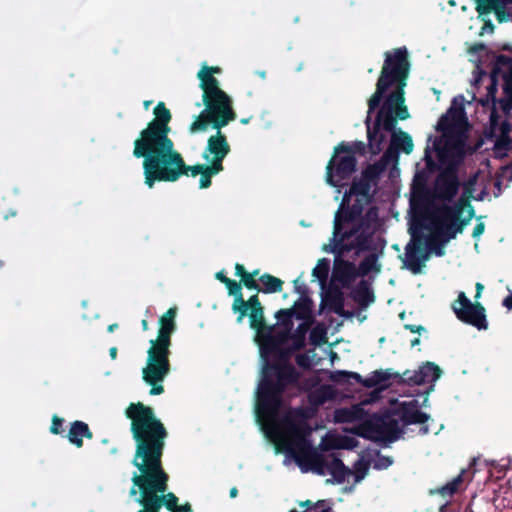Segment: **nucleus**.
<instances>
[{
  "instance_id": "nucleus-1",
  "label": "nucleus",
  "mask_w": 512,
  "mask_h": 512,
  "mask_svg": "<svg viewBox=\"0 0 512 512\" xmlns=\"http://www.w3.org/2000/svg\"><path fill=\"white\" fill-rule=\"evenodd\" d=\"M410 68L406 47L386 51L376 90L368 99V116L365 121L368 145L372 154L380 153L386 141L381 130L390 132V145L383 155L387 161L397 159L400 152L408 155L414 148L412 137L402 129H396L398 120L410 117L404 91Z\"/></svg>"
},
{
  "instance_id": "nucleus-2",
  "label": "nucleus",
  "mask_w": 512,
  "mask_h": 512,
  "mask_svg": "<svg viewBox=\"0 0 512 512\" xmlns=\"http://www.w3.org/2000/svg\"><path fill=\"white\" fill-rule=\"evenodd\" d=\"M125 415L131 421L130 431L136 445L132 464L140 471L132 477L129 495L136 496L140 492L137 502L142 508L137 512H160L159 493L168 490L169 480L162 467L168 431L153 408L142 402L130 403Z\"/></svg>"
},
{
  "instance_id": "nucleus-3",
  "label": "nucleus",
  "mask_w": 512,
  "mask_h": 512,
  "mask_svg": "<svg viewBox=\"0 0 512 512\" xmlns=\"http://www.w3.org/2000/svg\"><path fill=\"white\" fill-rule=\"evenodd\" d=\"M133 156L143 158L144 184L153 188L159 182H176L182 154L172 139L134 141Z\"/></svg>"
},
{
  "instance_id": "nucleus-4",
  "label": "nucleus",
  "mask_w": 512,
  "mask_h": 512,
  "mask_svg": "<svg viewBox=\"0 0 512 512\" xmlns=\"http://www.w3.org/2000/svg\"><path fill=\"white\" fill-rule=\"evenodd\" d=\"M176 314L177 308L171 307L160 317L158 336L150 341L146 366L142 370L143 380L151 386L150 395H160L164 392L162 382L171 370L169 356L171 335L176 330Z\"/></svg>"
},
{
  "instance_id": "nucleus-5",
  "label": "nucleus",
  "mask_w": 512,
  "mask_h": 512,
  "mask_svg": "<svg viewBox=\"0 0 512 512\" xmlns=\"http://www.w3.org/2000/svg\"><path fill=\"white\" fill-rule=\"evenodd\" d=\"M301 374L294 366L263 364L257 389V413L275 418L282 406V395L288 387L298 385Z\"/></svg>"
},
{
  "instance_id": "nucleus-6",
  "label": "nucleus",
  "mask_w": 512,
  "mask_h": 512,
  "mask_svg": "<svg viewBox=\"0 0 512 512\" xmlns=\"http://www.w3.org/2000/svg\"><path fill=\"white\" fill-rule=\"evenodd\" d=\"M290 432L295 438V442L289 452L301 468L308 466L318 475H324L327 470L339 484L343 483L346 476L352 473L336 453H331L327 457L319 453L305 438L299 426L292 424Z\"/></svg>"
},
{
  "instance_id": "nucleus-7",
  "label": "nucleus",
  "mask_w": 512,
  "mask_h": 512,
  "mask_svg": "<svg viewBox=\"0 0 512 512\" xmlns=\"http://www.w3.org/2000/svg\"><path fill=\"white\" fill-rule=\"evenodd\" d=\"M220 72L221 69L218 66L204 65L197 73L200 80L199 86L203 91L202 102L205 105L203 116H218L215 119L217 126L228 125L236 119L231 98L219 87V81L213 76Z\"/></svg>"
},
{
  "instance_id": "nucleus-8",
  "label": "nucleus",
  "mask_w": 512,
  "mask_h": 512,
  "mask_svg": "<svg viewBox=\"0 0 512 512\" xmlns=\"http://www.w3.org/2000/svg\"><path fill=\"white\" fill-rule=\"evenodd\" d=\"M354 242L349 241L343 237L335 238L332 236L331 243L323 246L325 252L333 253L335 255L334 268L332 277L335 281L339 282L343 288H349L357 277H360L357 266L343 257L353 252L351 258L355 260L362 253L366 251H359L357 247H351Z\"/></svg>"
},
{
  "instance_id": "nucleus-9",
  "label": "nucleus",
  "mask_w": 512,
  "mask_h": 512,
  "mask_svg": "<svg viewBox=\"0 0 512 512\" xmlns=\"http://www.w3.org/2000/svg\"><path fill=\"white\" fill-rule=\"evenodd\" d=\"M433 149L437 152L441 164L448 163L436 177L434 184L435 197L444 202H451L458 195L461 186L457 164L449 161L450 151L446 146H442L441 139L435 138Z\"/></svg>"
},
{
  "instance_id": "nucleus-10",
  "label": "nucleus",
  "mask_w": 512,
  "mask_h": 512,
  "mask_svg": "<svg viewBox=\"0 0 512 512\" xmlns=\"http://www.w3.org/2000/svg\"><path fill=\"white\" fill-rule=\"evenodd\" d=\"M355 433L364 439L388 444L397 441L403 430L399 420L385 412L371 415L356 427Z\"/></svg>"
},
{
  "instance_id": "nucleus-11",
  "label": "nucleus",
  "mask_w": 512,
  "mask_h": 512,
  "mask_svg": "<svg viewBox=\"0 0 512 512\" xmlns=\"http://www.w3.org/2000/svg\"><path fill=\"white\" fill-rule=\"evenodd\" d=\"M379 222V212L376 206L370 207L365 214L341 236L354 242L351 247H357L359 251H372L375 249L374 235Z\"/></svg>"
},
{
  "instance_id": "nucleus-12",
  "label": "nucleus",
  "mask_w": 512,
  "mask_h": 512,
  "mask_svg": "<svg viewBox=\"0 0 512 512\" xmlns=\"http://www.w3.org/2000/svg\"><path fill=\"white\" fill-rule=\"evenodd\" d=\"M346 142H340L333 151L331 159L326 165V182L332 187L340 186V183L347 180L356 171L357 159L350 152Z\"/></svg>"
},
{
  "instance_id": "nucleus-13",
  "label": "nucleus",
  "mask_w": 512,
  "mask_h": 512,
  "mask_svg": "<svg viewBox=\"0 0 512 512\" xmlns=\"http://www.w3.org/2000/svg\"><path fill=\"white\" fill-rule=\"evenodd\" d=\"M203 115L204 110L200 112V114L195 118L189 127L190 133L206 131L209 125L217 130L216 134L211 135L208 138L207 146L203 152V158L209 160L210 155L212 157H226L231 151L225 134L221 132V129L226 125L217 126L215 124V119H217L218 116Z\"/></svg>"
},
{
  "instance_id": "nucleus-14",
  "label": "nucleus",
  "mask_w": 512,
  "mask_h": 512,
  "mask_svg": "<svg viewBox=\"0 0 512 512\" xmlns=\"http://www.w3.org/2000/svg\"><path fill=\"white\" fill-rule=\"evenodd\" d=\"M259 345L260 355L264 364L293 366L290 362L293 352L300 349H294V345L283 347L288 341H279L277 337H273L270 330H266L262 337H256Z\"/></svg>"
},
{
  "instance_id": "nucleus-15",
  "label": "nucleus",
  "mask_w": 512,
  "mask_h": 512,
  "mask_svg": "<svg viewBox=\"0 0 512 512\" xmlns=\"http://www.w3.org/2000/svg\"><path fill=\"white\" fill-rule=\"evenodd\" d=\"M452 310L461 322L476 327L478 330L488 328L484 306L478 301L472 303L464 292L458 294L457 299L452 303Z\"/></svg>"
},
{
  "instance_id": "nucleus-16",
  "label": "nucleus",
  "mask_w": 512,
  "mask_h": 512,
  "mask_svg": "<svg viewBox=\"0 0 512 512\" xmlns=\"http://www.w3.org/2000/svg\"><path fill=\"white\" fill-rule=\"evenodd\" d=\"M153 114L155 117L140 131L139 137L135 139V141L171 139L169 137L171 131L169 123L172 119V115L165 103L159 102L154 107Z\"/></svg>"
},
{
  "instance_id": "nucleus-17",
  "label": "nucleus",
  "mask_w": 512,
  "mask_h": 512,
  "mask_svg": "<svg viewBox=\"0 0 512 512\" xmlns=\"http://www.w3.org/2000/svg\"><path fill=\"white\" fill-rule=\"evenodd\" d=\"M153 114L155 117L140 131L139 137L135 139V141L171 139L169 137L171 131L169 123L172 119V115L165 103L159 102L154 107Z\"/></svg>"
},
{
  "instance_id": "nucleus-18",
  "label": "nucleus",
  "mask_w": 512,
  "mask_h": 512,
  "mask_svg": "<svg viewBox=\"0 0 512 512\" xmlns=\"http://www.w3.org/2000/svg\"><path fill=\"white\" fill-rule=\"evenodd\" d=\"M232 311L237 314V322L241 323L248 316L250 327L256 332L263 325L264 307L260 302L258 294H254L245 300L242 296L233 300Z\"/></svg>"
},
{
  "instance_id": "nucleus-19",
  "label": "nucleus",
  "mask_w": 512,
  "mask_h": 512,
  "mask_svg": "<svg viewBox=\"0 0 512 512\" xmlns=\"http://www.w3.org/2000/svg\"><path fill=\"white\" fill-rule=\"evenodd\" d=\"M426 218L430 221L433 230H437V236H444V242L455 239L468 225L461 216L445 218L441 212L434 209L427 211Z\"/></svg>"
},
{
  "instance_id": "nucleus-20",
  "label": "nucleus",
  "mask_w": 512,
  "mask_h": 512,
  "mask_svg": "<svg viewBox=\"0 0 512 512\" xmlns=\"http://www.w3.org/2000/svg\"><path fill=\"white\" fill-rule=\"evenodd\" d=\"M367 204L362 197H356L354 202L340 203L339 209L335 213L333 225V237L340 238L347 230L346 226H352L363 214L364 205Z\"/></svg>"
},
{
  "instance_id": "nucleus-21",
  "label": "nucleus",
  "mask_w": 512,
  "mask_h": 512,
  "mask_svg": "<svg viewBox=\"0 0 512 512\" xmlns=\"http://www.w3.org/2000/svg\"><path fill=\"white\" fill-rule=\"evenodd\" d=\"M411 242L406 246V258L404 264L413 274H419L429 257V251L424 246V236L417 234L416 231L411 232Z\"/></svg>"
},
{
  "instance_id": "nucleus-22",
  "label": "nucleus",
  "mask_w": 512,
  "mask_h": 512,
  "mask_svg": "<svg viewBox=\"0 0 512 512\" xmlns=\"http://www.w3.org/2000/svg\"><path fill=\"white\" fill-rule=\"evenodd\" d=\"M274 316L277 319V323L267 325L264 321L263 325L257 331L256 337H262V334L268 329L271 331L272 336L277 337L279 341H289L290 330H293L294 326V315L289 308H286L278 310Z\"/></svg>"
},
{
  "instance_id": "nucleus-23",
  "label": "nucleus",
  "mask_w": 512,
  "mask_h": 512,
  "mask_svg": "<svg viewBox=\"0 0 512 512\" xmlns=\"http://www.w3.org/2000/svg\"><path fill=\"white\" fill-rule=\"evenodd\" d=\"M442 371L438 365L433 362H426L418 370H406L402 375L395 373V378L401 379L408 385H422L434 382L440 378Z\"/></svg>"
},
{
  "instance_id": "nucleus-24",
  "label": "nucleus",
  "mask_w": 512,
  "mask_h": 512,
  "mask_svg": "<svg viewBox=\"0 0 512 512\" xmlns=\"http://www.w3.org/2000/svg\"><path fill=\"white\" fill-rule=\"evenodd\" d=\"M476 4V11L479 16L494 13L499 23L508 22L512 19V0H473Z\"/></svg>"
},
{
  "instance_id": "nucleus-25",
  "label": "nucleus",
  "mask_w": 512,
  "mask_h": 512,
  "mask_svg": "<svg viewBox=\"0 0 512 512\" xmlns=\"http://www.w3.org/2000/svg\"><path fill=\"white\" fill-rule=\"evenodd\" d=\"M395 414L400 417V420L405 426L424 424L429 419V415L419 409L417 400L402 402L395 410Z\"/></svg>"
},
{
  "instance_id": "nucleus-26",
  "label": "nucleus",
  "mask_w": 512,
  "mask_h": 512,
  "mask_svg": "<svg viewBox=\"0 0 512 512\" xmlns=\"http://www.w3.org/2000/svg\"><path fill=\"white\" fill-rule=\"evenodd\" d=\"M471 197L472 190L466 188L464 193L453 205L443 203L441 205L435 206L433 209L437 210V212H441L445 218H454L456 216H461L465 208H468L471 205Z\"/></svg>"
},
{
  "instance_id": "nucleus-27",
  "label": "nucleus",
  "mask_w": 512,
  "mask_h": 512,
  "mask_svg": "<svg viewBox=\"0 0 512 512\" xmlns=\"http://www.w3.org/2000/svg\"><path fill=\"white\" fill-rule=\"evenodd\" d=\"M494 66L503 79V93H512V57L504 54L496 55Z\"/></svg>"
},
{
  "instance_id": "nucleus-28",
  "label": "nucleus",
  "mask_w": 512,
  "mask_h": 512,
  "mask_svg": "<svg viewBox=\"0 0 512 512\" xmlns=\"http://www.w3.org/2000/svg\"><path fill=\"white\" fill-rule=\"evenodd\" d=\"M371 188L372 186L364 181V179L355 177L349 189L343 194V204L349 203L353 196L362 197L366 203L372 202Z\"/></svg>"
},
{
  "instance_id": "nucleus-29",
  "label": "nucleus",
  "mask_w": 512,
  "mask_h": 512,
  "mask_svg": "<svg viewBox=\"0 0 512 512\" xmlns=\"http://www.w3.org/2000/svg\"><path fill=\"white\" fill-rule=\"evenodd\" d=\"M67 438L72 445L77 448H82L84 444L83 439L86 438L91 440L93 438V433L87 423L81 420H75L70 423Z\"/></svg>"
},
{
  "instance_id": "nucleus-30",
  "label": "nucleus",
  "mask_w": 512,
  "mask_h": 512,
  "mask_svg": "<svg viewBox=\"0 0 512 512\" xmlns=\"http://www.w3.org/2000/svg\"><path fill=\"white\" fill-rule=\"evenodd\" d=\"M324 302L331 311L339 316L345 318H351L353 316V312L344 309V295L339 288L331 289L327 293Z\"/></svg>"
},
{
  "instance_id": "nucleus-31",
  "label": "nucleus",
  "mask_w": 512,
  "mask_h": 512,
  "mask_svg": "<svg viewBox=\"0 0 512 512\" xmlns=\"http://www.w3.org/2000/svg\"><path fill=\"white\" fill-rule=\"evenodd\" d=\"M351 298L363 309L375 301V295L366 280H361L351 291Z\"/></svg>"
},
{
  "instance_id": "nucleus-32",
  "label": "nucleus",
  "mask_w": 512,
  "mask_h": 512,
  "mask_svg": "<svg viewBox=\"0 0 512 512\" xmlns=\"http://www.w3.org/2000/svg\"><path fill=\"white\" fill-rule=\"evenodd\" d=\"M312 308V299L308 295H302L289 309L297 320H302L303 322L311 321V323H314Z\"/></svg>"
},
{
  "instance_id": "nucleus-33",
  "label": "nucleus",
  "mask_w": 512,
  "mask_h": 512,
  "mask_svg": "<svg viewBox=\"0 0 512 512\" xmlns=\"http://www.w3.org/2000/svg\"><path fill=\"white\" fill-rule=\"evenodd\" d=\"M465 112L463 107H459L458 109H454L451 107L448 110V113L442 115L437 123L436 129L438 131L443 132L444 134L451 132L455 126V122L458 118H464Z\"/></svg>"
},
{
  "instance_id": "nucleus-34",
  "label": "nucleus",
  "mask_w": 512,
  "mask_h": 512,
  "mask_svg": "<svg viewBox=\"0 0 512 512\" xmlns=\"http://www.w3.org/2000/svg\"><path fill=\"white\" fill-rule=\"evenodd\" d=\"M376 248L366 255L358 265V273L360 277H365L371 272L379 273L381 264L378 261L379 255L375 252Z\"/></svg>"
},
{
  "instance_id": "nucleus-35",
  "label": "nucleus",
  "mask_w": 512,
  "mask_h": 512,
  "mask_svg": "<svg viewBox=\"0 0 512 512\" xmlns=\"http://www.w3.org/2000/svg\"><path fill=\"white\" fill-rule=\"evenodd\" d=\"M392 377L395 378V374H391L389 370H375L369 377L365 378V381H363V386L366 388H374L378 385H382V388H386L387 385L385 383L388 382Z\"/></svg>"
},
{
  "instance_id": "nucleus-36",
  "label": "nucleus",
  "mask_w": 512,
  "mask_h": 512,
  "mask_svg": "<svg viewBox=\"0 0 512 512\" xmlns=\"http://www.w3.org/2000/svg\"><path fill=\"white\" fill-rule=\"evenodd\" d=\"M259 281L262 283L261 291L265 294H272L281 292L283 289L284 282L278 278L275 277L269 273H264L259 277Z\"/></svg>"
},
{
  "instance_id": "nucleus-37",
  "label": "nucleus",
  "mask_w": 512,
  "mask_h": 512,
  "mask_svg": "<svg viewBox=\"0 0 512 512\" xmlns=\"http://www.w3.org/2000/svg\"><path fill=\"white\" fill-rule=\"evenodd\" d=\"M313 323L311 321H306L300 323L296 330L293 332V330H290L289 340L292 341V345H294V349H302L305 346L306 341V334L308 330L310 329V326Z\"/></svg>"
},
{
  "instance_id": "nucleus-38",
  "label": "nucleus",
  "mask_w": 512,
  "mask_h": 512,
  "mask_svg": "<svg viewBox=\"0 0 512 512\" xmlns=\"http://www.w3.org/2000/svg\"><path fill=\"white\" fill-rule=\"evenodd\" d=\"M332 398V390L329 386H321L308 395V401L313 406H321Z\"/></svg>"
},
{
  "instance_id": "nucleus-39",
  "label": "nucleus",
  "mask_w": 512,
  "mask_h": 512,
  "mask_svg": "<svg viewBox=\"0 0 512 512\" xmlns=\"http://www.w3.org/2000/svg\"><path fill=\"white\" fill-rule=\"evenodd\" d=\"M361 412L362 410L358 408H340L335 411L334 417L338 423H351L359 418V413Z\"/></svg>"
},
{
  "instance_id": "nucleus-40",
  "label": "nucleus",
  "mask_w": 512,
  "mask_h": 512,
  "mask_svg": "<svg viewBox=\"0 0 512 512\" xmlns=\"http://www.w3.org/2000/svg\"><path fill=\"white\" fill-rule=\"evenodd\" d=\"M463 482L462 474H459L455 478H453L450 482L446 483L442 487L438 488L436 492L440 494L443 498H450L456 492H458L460 485Z\"/></svg>"
},
{
  "instance_id": "nucleus-41",
  "label": "nucleus",
  "mask_w": 512,
  "mask_h": 512,
  "mask_svg": "<svg viewBox=\"0 0 512 512\" xmlns=\"http://www.w3.org/2000/svg\"><path fill=\"white\" fill-rule=\"evenodd\" d=\"M382 171L383 167L381 165L377 163L369 164L363 169L360 177L372 186L377 183Z\"/></svg>"
},
{
  "instance_id": "nucleus-42",
  "label": "nucleus",
  "mask_w": 512,
  "mask_h": 512,
  "mask_svg": "<svg viewBox=\"0 0 512 512\" xmlns=\"http://www.w3.org/2000/svg\"><path fill=\"white\" fill-rule=\"evenodd\" d=\"M330 270V262L326 258H322L318 261L317 265L312 270V276L324 284L328 278Z\"/></svg>"
},
{
  "instance_id": "nucleus-43",
  "label": "nucleus",
  "mask_w": 512,
  "mask_h": 512,
  "mask_svg": "<svg viewBox=\"0 0 512 512\" xmlns=\"http://www.w3.org/2000/svg\"><path fill=\"white\" fill-rule=\"evenodd\" d=\"M433 232V237L427 241V247L436 256L442 257L445 255L444 245L447 242H444V236H437V230H433Z\"/></svg>"
},
{
  "instance_id": "nucleus-44",
  "label": "nucleus",
  "mask_w": 512,
  "mask_h": 512,
  "mask_svg": "<svg viewBox=\"0 0 512 512\" xmlns=\"http://www.w3.org/2000/svg\"><path fill=\"white\" fill-rule=\"evenodd\" d=\"M205 167L206 164L188 165L182 157L180 171L178 173V180L183 176L191 175L192 177H195L200 175L204 171Z\"/></svg>"
},
{
  "instance_id": "nucleus-45",
  "label": "nucleus",
  "mask_w": 512,
  "mask_h": 512,
  "mask_svg": "<svg viewBox=\"0 0 512 512\" xmlns=\"http://www.w3.org/2000/svg\"><path fill=\"white\" fill-rule=\"evenodd\" d=\"M430 174L431 173L428 172L426 169L419 170L415 173L412 184L413 190L415 192L426 191Z\"/></svg>"
},
{
  "instance_id": "nucleus-46",
  "label": "nucleus",
  "mask_w": 512,
  "mask_h": 512,
  "mask_svg": "<svg viewBox=\"0 0 512 512\" xmlns=\"http://www.w3.org/2000/svg\"><path fill=\"white\" fill-rule=\"evenodd\" d=\"M310 341L313 345H321L327 341V331L323 325H317L310 331Z\"/></svg>"
},
{
  "instance_id": "nucleus-47",
  "label": "nucleus",
  "mask_w": 512,
  "mask_h": 512,
  "mask_svg": "<svg viewBox=\"0 0 512 512\" xmlns=\"http://www.w3.org/2000/svg\"><path fill=\"white\" fill-rule=\"evenodd\" d=\"M490 84L487 87V94L490 99H497L496 94L498 91V68H495L494 63L492 62V68L490 71Z\"/></svg>"
},
{
  "instance_id": "nucleus-48",
  "label": "nucleus",
  "mask_w": 512,
  "mask_h": 512,
  "mask_svg": "<svg viewBox=\"0 0 512 512\" xmlns=\"http://www.w3.org/2000/svg\"><path fill=\"white\" fill-rule=\"evenodd\" d=\"M350 379H353L354 381L361 384L362 386H363V381H365V378H363L357 372L339 371V372H337L336 377H334V380L339 383L348 382Z\"/></svg>"
},
{
  "instance_id": "nucleus-49",
  "label": "nucleus",
  "mask_w": 512,
  "mask_h": 512,
  "mask_svg": "<svg viewBox=\"0 0 512 512\" xmlns=\"http://www.w3.org/2000/svg\"><path fill=\"white\" fill-rule=\"evenodd\" d=\"M355 481L360 482L367 475L369 470V462L360 459L356 461L353 465Z\"/></svg>"
},
{
  "instance_id": "nucleus-50",
  "label": "nucleus",
  "mask_w": 512,
  "mask_h": 512,
  "mask_svg": "<svg viewBox=\"0 0 512 512\" xmlns=\"http://www.w3.org/2000/svg\"><path fill=\"white\" fill-rule=\"evenodd\" d=\"M224 285L228 290V294L232 295L234 299H237L239 296L243 295L241 282L229 279Z\"/></svg>"
},
{
  "instance_id": "nucleus-51",
  "label": "nucleus",
  "mask_w": 512,
  "mask_h": 512,
  "mask_svg": "<svg viewBox=\"0 0 512 512\" xmlns=\"http://www.w3.org/2000/svg\"><path fill=\"white\" fill-rule=\"evenodd\" d=\"M64 419L59 417L58 415H53L51 420L50 432L54 435H61L64 433L65 429L63 427Z\"/></svg>"
},
{
  "instance_id": "nucleus-52",
  "label": "nucleus",
  "mask_w": 512,
  "mask_h": 512,
  "mask_svg": "<svg viewBox=\"0 0 512 512\" xmlns=\"http://www.w3.org/2000/svg\"><path fill=\"white\" fill-rule=\"evenodd\" d=\"M225 157H212L210 160V164L206 165L205 168L209 170L213 175H217L221 171H223V160Z\"/></svg>"
},
{
  "instance_id": "nucleus-53",
  "label": "nucleus",
  "mask_w": 512,
  "mask_h": 512,
  "mask_svg": "<svg viewBox=\"0 0 512 512\" xmlns=\"http://www.w3.org/2000/svg\"><path fill=\"white\" fill-rule=\"evenodd\" d=\"M241 286L243 285L245 288L249 290H256L257 292L261 291V286L258 284L256 279L253 278V275H249L248 273L242 277L240 280Z\"/></svg>"
},
{
  "instance_id": "nucleus-54",
  "label": "nucleus",
  "mask_w": 512,
  "mask_h": 512,
  "mask_svg": "<svg viewBox=\"0 0 512 512\" xmlns=\"http://www.w3.org/2000/svg\"><path fill=\"white\" fill-rule=\"evenodd\" d=\"M392 463H393V460L391 457L378 454L373 467L376 470H383V469H387L388 467H390L392 465Z\"/></svg>"
},
{
  "instance_id": "nucleus-55",
  "label": "nucleus",
  "mask_w": 512,
  "mask_h": 512,
  "mask_svg": "<svg viewBox=\"0 0 512 512\" xmlns=\"http://www.w3.org/2000/svg\"><path fill=\"white\" fill-rule=\"evenodd\" d=\"M301 507H305L306 509H313V508H321L327 509L332 508L331 506L327 505V500H318L317 502L313 503L311 500H305L301 501L299 503Z\"/></svg>"
},
{
  "instance_id": "nucleus-56",
  "label": "nucleus",
  "mask_w": 512,
  "mask_h": 512,
  "mask_svg": "<svg viewBox=\"0 0 512 512\" xmlns=\"http://www.w3.org/2000/svg\"><path fill=\"white\" fill-rule=\"evenodd\" d=\"M214 176L207 168H204V171L200 174L199 180V188L206 189L209 188L212 184L211 178Z\"/></svg>"
},
{
  "instance_id": "nucleus-57",
  "label": "nucleus",
  "mask_w": 512,
  "mask_h": 512,
  "mask_svg": "<svg viewBox=\"0 0 512 512\" xmlns=\"http://www.w3.org/2000/svg\"><path fill=\"white\" fill-rule=\"evenodd\" d=\"M424 160H425V164H426V167L424 169H426L430 173L437 170L438 166L431 155L429 147H426V149H425Z\"/></svg>"
},
{
  "instance_id": "nucleus-58",
  "label": "nucleus",
  "mask_w": 512,
  "mask_h": 512,
  "mask_svg": "<svg viewBox=\"0 0 512 512\" xmlns=\"http://www.w3.org/2000/svg\"><path fill=\"white\" fill-rule=\"evenodd\" d=\"M295 361L296 364L304 370H308L311 368V358L306 353L296 355Z\"/></svg>"
},
{
  "instance_id": "nucleus-59",
  "label": "nucleus",
  "mask_w": 512,
  "mask_h": 512,
  "mask_svg": "<svg viewBox=\"0 0 512 512\" xmlns=\"http://www.w3.org/2000/svg\"><path fill=\"white\" fill-rule=\"evenodd\" d=\"M505 97L498 102L503 112L508 113L512 110V93H504Z\"/></svg>"
},
{
  "instance_id": "nucleus-60",
  "label": "nucleus",
  "mask_w": 512,
  "mask_h": 512,
  "mask_svg": "<svg viewBox=\"0 0 512 512\" xmlns=\"http://www.w3.org/2000/svg\"><path fill=\"white\" fill-rule=\"evenodd\" d=\"M350 148V152H344V154L351 153L355 156L356 153L363 154L365 152V144L362 141H355L352 144L346 143Z\"/></svg>"
},
{
  "instance_id": "nucleus-61",
  "label": "nucleus",
  "mask_w": 512,
  "mask_h": 512,
  "mask_svg": "<svg viewBox=\"0 0 512 512\" xmlns=\"http://www.w3.org/2000/svg\"><path fill=\"white\" fill-rule=\"evenodd\" d=\"M356 445V440L351 437H344L342 439V443L338 445H331L329 447H326L325 449L329 448H344V449H352Z\"/></svg>"
},
{
  "instance_id": "nucleus-62",
  "label": "nucleus",
  "mask_w": 512,
  "mask_h": 512,
  "mask_svg": "<svg viewBox=\"0 0 512 512\" xmlns=\"http://www.w3.org/2000/svg\"><path fill=\"white\" fill-rule=\"evenodd\" d=\"M499 119H500V116H499V114L497 112V108L494 107L493 109H491L490 117H489L491 136L493 135V131L495 129H497L498 126H499Z\"/></svg>"
},
{
  "instance_id": "nucleus-63",
  "label": "nucleus",
  "mask_w": 512,
  "mask_h": 512,
  "mask_svg": "<svg viewBox=\"0 0 512 512\" xmlns=\"http://www.w3.org/2000/svg\"><path fill=\"white\" fill-rule=\"evenodd\" d=\"M478 103L484 108L490 107L491 109H493L494 107H496L497 99H490V97L486 95L485 97L480 98L478 100Z\"/></svg>"
},
{
  "instance_id": "nucleus-64",
  "label": "nucleus",
  "mask_w": 512,
  "mask_h": 512,
  "mask_svg": "<svg viewBox=\"0 0 512 512\" xmlns=\"http://www.w3.org/2000/svg\"><path fill=\"white\" fill-rule=\"evenodd\" d=\"M500 135H503L504 138H507L509 136V133L512 130V124L505 120L499 125Z\"/></svg>"
}]
</instances>
